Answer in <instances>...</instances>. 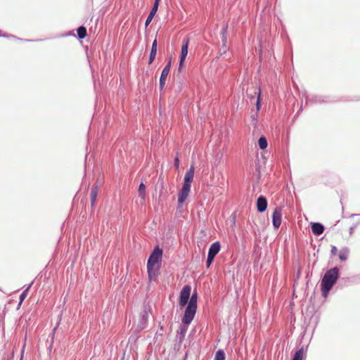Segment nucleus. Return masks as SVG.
Listing matches in <instances>:
<instances>
[{
    "mask_svg": "<svg viewBox=\"0 0 360 360\" xmlns=\"http://www.w3.org/2000/svg\"><path fill=\"white\" fill-rule=\"evenodd\" d=\"M25 297H26V290H25V291H24V292L21 294L20 297V302H22V300L25 298Z\"/></svg>",
    "mask_w": 360,
    "mask_h": 360,
    "instance_id": "a878e982",
    "label": "nucleus"
},
{
    "mask_svg": "<svg viewBox=\"0 0 360 360\" xmlns=\"http://www.w3.org/2000/svg\"><path fill=\"white\" fill-rule=\"evenodd\" d=\"M258 144L261 149H262V150L265 149L268 146L266 139L264 136H261L259 139Z\"/></svg>",
    "mask_w": 360,
    "mask_h": 360,
    "instance_id": "dca6fc26",
    "label": "nucleus"
},
{
    "mask_svg": "<svg viewBox=\"0 0 360 360\" xmlns=\"http://www.w3.org/2000/svg\"><path fill=\"white\" fill-rule=\"evenodd\" d=\"M257 210L260 212L265 211L267 207V201L263 196H259L257 201Z\"/></svg>",
    "mask_w": 360,
    "mask_h": 360,
    "instance_id": "1a4fd4ad",
    "label": "nucleus"
},
{
    "mask_svg": "<svg viewBox=\"0 0 360 360\" xmlns=\"http://www.w3.org/2000/svg\"><path fill=\"white\" fill-rule=\"evenodd\" d=\"M194 176V167L191 166V168L187 171L185 174L184 179V184L181 190L179 193L178 195V202L179 203H183L191 191V182L193 181Z\"/></svg>",
    "mask_w": 360,
    "mask_h": 360,
    "instance_id": "7ed1b4c3",
    "label": "nucleus"
},
{
    "mask_svg": "<svg viewBox=\"0 0 360 360\" xmlns=\"http://www.w3.org/2000/svg\"><path fill=\"white\" fill-rule=\"evenodd\" d=\"M260 96H261V93L260 91L258 93V97H257V109L259 110V108H260V104H259V102H260Z\"/></svg>",
    "mask_w": 360,
    "mask_h": 360,
    "instance_id": "b1692460",
    "label": "nucleus"
},
{
    "mask_svg": "<svg viewBox=\"0 0 360 360\" xmlns=\"http://www.w3.org/2000/svg\"><path fill=\"white\" fill-rule=\"evenodd\" d=\"M170 67L171 62L169 61L162 71L161 76L160 78V87L161 89H162L165 86L167 77L170 71Z\"/></svg>",
    "mask_w": 360,
    "mask_h": 360,
    "instance_id": "6e6552de",
    "label": "nucleus"
},
{
    "mask_svg": "<svg viewBox=\"0 0 360 360\" xmlns=\"http://www.w3.org/2000/svg\"><path fill=\"white\" fill-rule=\"evenodd\" d=\"M187 326L188 325L181 327V335L184 336V335L187 330Z\"/></svg>",
    "mask_w": 360,
    "mask_h": 360,
    "instance_id": "5701e85b",
    "label": "nucleus"
},
{
    "mask_svg": "<svg viewBox=\"0 0 360 360\" xmlns=\"http://www.w3.org/2000/svg\"><path fill=\"white\" fill-rule=\"evenodd\" d=\"M304 355V349L301 348L296 352L292 360H302Z\"/></svg>",
    "mask_w": 360,
    "mask_h": 360,
    "instance_id": "6ab92c4d",
    "label": "nucleus"
},
{
    "mask_svg": "<svg viewBox=\"0 0 360 360\" xmlns=\"http://www.w3.org/2000/svg\"><path fill=\"white\" fill-rule=\"evenodd\" d=\"M198 295L197 292H195L191 297L188 305L197 307Z\"/></svg>",
    "mask_w": 360,
    "mask_h": 360,
    "instance_id": "2eb2a0df",
    "label": "nucleus"
},
{
    "mask_svg": "<svg viewBox=\"0 0 360 360\" xmlns=\"http://www.w3.org/2000/svg\"><path fill=\"white\" fill-rule=\"evenodd\" d=\"M146 318H147V314H146V313H145V314L143 315L142 319H143V320H145V319H146Z\"/></svg>",
    "mask_w": 360,
    "mask_h": 360,
    "instance_id": "c756f323",
    "label": "nucleus"
},
{
    "mask_svg": "<svg viewBox=\"0 0 360 360\" xmlns=\"http://www.w3.org/2000/svg\"><path fill=\"white\" fill-rule=\"evenodd\" d=\"M355 227L354 226H352L349 229V234L352 235L354 232V230Z\"/></svg>",
    "mask_w": 360,
    "mask_h": 360,
    "instance_id": "cd10ccee",
    "label": "nucleus"
},
{
    "mask_svg": "<svg viewBox=\"0 0 360 360\" xmlns=\"http://www.w3.org/2000/svg\"><path fill=\"white\" fill-rule=\"evenodd\" d=\"M220 248L221 246L219 242L214 243L209 249L208 255L214 257L219 252Z\"/></svg>",
    "mask_w": 360,
    "mask_h": 360,
    "instance_id": "9d476101",
    "label": "nucleus"
},
{
    "mask_svg": "<svg viewBox=\"0 0 360 360\" xmlns=\"http://www.w3.org/2000/svg\"><path fill=\"white\" fill-rule=\"evenodd\" d=\"M281 218H282L281 208L276 207L274 210V212L273 216H272L273 225L276 229H278L281 226Z\"/></svg>",
    "mask_w": 360,
    "mask_h": 360,
    "instance_id": "0eeeda50",
    "label": "nucleus"
},
{
    "mask_svg": "<svg viewBox=\"0 0 360 360\" xmlns=\"http://www.w3.org/2000/svg\"><path fill=\"white\" fill-rule=\"evenodd\" d=\"M349 254V250L348 248H342L339 252V258L341 261H345L347 259Z\"/></svg>",
    "mask_w": 360,
    "mask_h": 360,
    "instance_id": "4468645a",
    "label": "nucleus"
},
{
    "mask_svg": "<svg viewBox=\"0 0 360 360\" xmlns=\"http://www.w3.org/2000/svg\"><path fill=\"white\" fill-rule=\"evenodd\" d=\"M191 288L190 285H185L181 290L179 296V305L181 307H184L187 303L191 295Z\"/></svg>",
    "mask_w": 360,
    "mask_h": 360,
    "instance_id": "20e7f679",
    "label": "nucleus"
},
{
    "mask_svg": "<svg viewBox=\"0 0 360 360\" xmlns=\"http://www.w3.org/2000/svg\"><path fill=\"white\" fill-rule=\"evenodd\" d=\"M214 258V257H212L210 255H207V262H206L207 267H209L211 265Z\"/></svg>",
    "mask_w": 360,
    "mask_h": 360,
    "instance_id": "4be33fe9",
    "label": "nucleus"
},
{
    "mask_svg": "<svg viewBox=\"0 0 360 360\" xmlns=\"http://www.w3.org/2000/svg\"><path fill=\"white\" fill-rule=\"evenodd\" d=\"M197 307L187 305L184 312V315L182 319V322L185 325H188L193 321L194 316L196 312Z\"/></svg>",
    "mask_w": 360,
    "mask_h": 360,
    "instance_id": "39448f33",
    "label": "nucleus"
},
{
    "mask_svg": "<svg viewBox=\"0 0 360 360\" xmlns=\"http://www.w3.org/2000/svg\"><path fill=\"white\" fill-rule=\"evenodd\" d=\"M214 360H225V354L222 350L217 352L214 357Z\"/></svg>",
    "mask_w": 360,
    "mask_h": 360,
    "instance_id": "412c9836",
    "label": "nucleus"
},
{
    "mask_svg": "<svg viewBox=\"0 0 360 360\" xmlns=\"http://www.w3.org/2000/svg\"><path fill=\"white\" fill-rule=\"evenodd\" d=\"M311 231L315 235H321L324 231V227L321 224L313 223L311 225Z\"/></svg>",
    "mask_w": 360,
    "mask_h": 360,
    "instance_id": "9b49d317",
    "label": "nucleus"
},
{
    "mask_svg": "<svg viewBox=\"0 0 360 360\" xmlns=\"http://www.w3.org/2000/svg\"><path fill=\"white\" fill-rule=\"evenodd\" d=\"M139 196L142 198V199H144L145 198V195H146V186L144 184L141 183L140 185H139Z\"/></svg>",
    "mask_w": 360,
    "mask_h": 360,
    "instance_id": "aec40b11",
    "label": "nucleus"
},
{
    "mask_svg": "<svg viewBox=\"0 0 360 360\" xmlns=\"http://www.w3.org/2000/svg\"><path fill=\"white\" fill-rule=\"evenodd\" d=\"M162 256V250L160 249L158 247H156L148 258L147 263V269L148 278L150 281L155 279L158 275L159 269V262L161 260Z\"/></svg>",
    "mask_w": 360,
    "mask_h": 360,
    "instance_id": "f257e3e1",
    "label": "nucleus"
},
{
    "mask_svg": "<svg viewBox=\"0 0 360 360\" xmlns=\"http://www.w3.org/2000/svg\"><path fill=\"white\" fill-rule=\"evenodd\" d=\"M189 39L188 38L184 39L183 41V44L181 46V56H180V62H179V69L182 67L184 60L188 54V49Z\"/></svg>",
    "mask_w": 360,
    "mask_h": 360,
    "instance_id": "423d86ee",
    "label": "nucleus"
},
{
    "mask_svg": "<svg viewBox=\"0 0 360 360\" xmlns=\"http://www.w3.org/2000/svg\"><path fill=\"white\" fill-rule=\"evenodd\" d=\"M157 46H158V41L157 39H155V40L153 42L151 50H150V54L149 57V64L152 63L154 60L156 53H157Z\"/></svg>",
    "mask_w": 360,
    "mask_h": 360,
    "instance_id": "f8f14e48",
    "label": "nucleus"
},
{
    "mask_svg": "<svg viewBox=\"0 0 360 360\" xmlns=\"http://www.w3.org/2000/svg\"><path fill=\"white\" fill-rule=\"evenodd\" d=\"M77 34L79 39H83L86 34V30L84 27L81 26L77 29Z\"/></svg>",
    "mask_w": 360,
    "mask_h": 360,
    "instance_id": "a211bd4d",
    "label": "nucleus"
},
{
    "mask_svg": "<svg viewBox=\"0 0 360 360\" xmlns=\"http://www.w3.org/2000/svg\"><path fill=\"white\" fill-rule=\"evenodd\" d=\"M97 194H98L97 188L96 187L93 188L91 191V202L92 206L94 205V203L96 202Z\"/></svg>",
    "mask_w": 360,
    "mask_h": 360,
    "instance_id": "f3484780",
    "label": "nucleus"
},
{
    "mask_svg": "<svg viewBox=\"0 0 360 360\" xmlns=\"http://www.w3.org/2000/svg\"><path fill=\"white\" fill-rule=\"evenodd\" d=\"M337 248L334 245L332 246L331 248V251H330V253H331V255H335L337 252Z\"/></svg>",
    "mask_w": 360,
    "mask_h": 360,
    "instance_id": "393cba45",
    "label": "nucleus"
},
{
    "mask_svg": "<svg viewBox=\"0 0 360 360\" xmlns=\"http://www.w3.org/2000/svg\"><path fill=\"white\" fill-rule=\"evenodd\" d=\"M158 9V8L157 7V5H153L147 19L146 20V22H145L146 27H148V25L150 23L153 17L156 14Z\"/></svg>",
    "mask_w": 360,
    "mask_h": 360,
    "instance_id": "ddd939ff",
    "label": "nucleus"
},
{
    "mask_svg": "<svg viewBox=\"0 0 360 360\" xmlns=\"http://www.w3.org/2000/svg\"><path fill=\"white\" fill-rule=\"evenodd\" d=\"M179 160L178 157H176L174 160V165H175L176 167H177V168L179 167Z\"/></svg>",
    "mask_w": 360,
    "mask_h": 360,
    "instance_id": "bb28decb",
    "label": "nucleus"
},
{
    "mask_svg": "<svg viewBox=\"0 0 360 360\" xmlns=\"http://www.w3.org/2000/svg\"><path fill=\"white\" fill-rule=\"evenodd\" d=\"M339 269L334 267L326 272L321 281V291L323 297H326L338 278Z\"/></svg>",
    "mask_w": 360,
    "mask_h": 360,
    "instance_id": "f03ea898",
    "label": "nucleus"
},
{
    "mask_svg": "<svg viewBox=\"0 0 360 360\" xmlns=\"http://www.w3.org/2000/svg\"><path fill=\"white\" fill-rule=\"evenodd\" d=\"M160 0H155L154 5H157V7L158 8L159 2Z\"/></svg>",
    "mask_w": 360,
    "mask_h": 360,
    "instance_id": "c85d7f7f",
    "label": "nucleus"
}]
</instances>
